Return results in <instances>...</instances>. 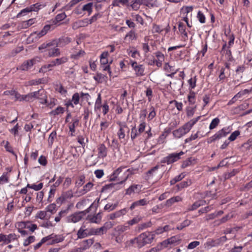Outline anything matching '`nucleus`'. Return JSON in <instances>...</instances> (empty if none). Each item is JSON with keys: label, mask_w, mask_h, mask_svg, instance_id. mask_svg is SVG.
I'll return each mask as SVG.
<instances>
[{"label": "nucleus", "mask_w": 252, "mask_h": 252, "mask_svg": "<svg viewBox=\"0 0 252 252\" xmlns=\"http://www.w3.org/2000/svg\"><path fill=\"white\" fill-rule=\"evenodd\" d=\"M89 25V19H84L77 21L72 24V27L73 30H77L81 27H84Z\"/></svg>", "instance_id": "obj_14"}, {"label": "nucleus", "mask_w": 252, "mask_h": 252, "mask_svg": "<svg viewBox=\"0 0 252 252\" xmlns=\"http://www.w3.org/2000/svg\"><path fill=\"white\" fill-rule=\"evenodd\" d=\"M45 6L44 4H41L40 3H36L33 4L31 5L30 6H29V8L30 10V11H37L41 8L44 7Z\"/></svg>", "instance_id": "obj_31"}, {"label": "nucleus", "mask_w": 252, "mask_h": 252, "mask_svg": "<svg viewBox=\"0 0 252 252\" xmlns=\"http://www.w3.org/2000/svg\"><path fill=\"white\" fill-rule=\"evenodd\" d=\"M220 122V119L218 118H216L214 119L209 126V128L210 129H213L216 127V126L219 125V123Z\"/></svg>", "instance_id": "obj_52"}, {"label": "nucleus", "mask_w": 252, "mask_h": 252, "mask_svg": "<svg viewBox=\"0 0 252 252\" xmlns=\"http://www.w3.org/2000/svg\"><path fill=\"white\" fill-rule=\"evenodd\" d=\"M54 46L56 47H63L68 44L70 42V39L68 37H62L53 40Z\"/></svg>", "instance_id": "obj_7"}, {"label": "nucleus", "mask_w": 252, "mask_h": 252, "mask_svg": "<svg viewBox=\"0 0 252 252\" xmlns=\"http://www.w3.org/2000/svg\"><path fill=\"white\" fill-rule=\"evenodd\" d=\"M189 183L190 184L191 183V182L190 181L189 182L183 181L181 182L180 184L177 185L176 187L178 188V190H180L185 187H188L189 185Z\"/></svg>", "instance_id": "obj_59"}, {"label": "nucleus", "mask_w": 252, "mask_h": 252, "mask_svg": "<svg viewBox=\"0 0 252 252\" xmlns=\"http://www.w3.org/2000/svg\"><path fill=\"white\" fill-rule=\"evenodd\" d=\"M101 215L100 213H98L94 216H88V219L92 223H99L101 220Z\"/></svg>", "instance_id": "obj_19"}, {"label": "nucleus", "mask_w": 252, "mask_h": 252, "mask_svg": "<svg viewBox=\"0 0 252 252\" xmlns=\"http://www.w3.org/2000/svg\"><path fill=\"white\" fill-rule=\"evenodd\" d=\"M63 197L66 200L67 199L71 198L73 197V192L72 190H69L65 192H63L62 194Z\"/></svg>", "instance_id": "obj_50"}, {"label": "nucleus", "mask_w": 252, "mask_h": 252, "mask_svg": "<svg viewBox=\"0 0 252 252\" xmlns=\"http://www.w3.org/2000/svg\"><path fill=\"white\" fill-rule=\"evenodd\" d=\"M67 210H62V211H60L58 214V216L55 217V220L56 222L60 221L61 219V218L62 217L66 215L67 214Z\"/></svg>", "instance_id": "obj_54"}, {"label": "nucleus", "mask_w": 252, "mask_h": 252, "mask_svg": "<svg viewBox=\"0 0 252 252\" xmlns=\"http://www.w3.org/2000/svg\"><path fill=\"white\" fill-rule=\"evenodd\" d=\"M34 19H30L27 21H24L21 24L22 28L27 29L34 23Z\"/></svg>", "instance_id": "obj_40"}, {"label": "nucleus", "mask_w": 252, "mask_h": 252, "mask_svg": "<svg viewBox=\"0 0 252 252\" xmlns=\"http://www.w3.org/2000/svg\"><path fill=\"white\" fill-rule=\"evenodd\" d=\"M52 61L56 66L66 63L68 61V58L66 57H62L61 58H57Z\"/></svg>", "instance_id": "obj_24"}, {"label": "nucleus", "mask_w": 252, "mask_h": 252, "mask_svg": "<svg viewBox=\"0 0 252 252\" xmlns=\"http://www.w3.org/2000/svg\"><path fill=\"white\" fill-rule=\"evenodd\" d=\"M77 236H88L91 235H101L98 233L97 228H87L86 225L83 223L77 233Z\"/></svg>", "instance_id": "obj_2"}, {"label": "nucleus", "mask_w": 252, "mask_h": 252, "mask_svg": "<svg viewBox=\"0 0 252 252\" xmlns=\"http://www.w3.org/2000/svg\"><path fill=\"white\" fill-rule=\"evenodd\" d=\"M125 167H120L118 168L117 170H116L111 175L110 180L111 181H115L118 177L119 174L122 171L123 169H125Z\"/></svg>", "instance_id": "obj_35"}, {"label": "nucleus", "mask_w": 252, "mask_h": 252, "mask_svg": "<svg viewBox=\"0 0 252 252\" xmlns=\"http://www.w3.org/2000/svg\"><path fill=\"white\" fill-rule=\"evenodd\" d=\"M141 220V217L137 216L134 217L132 220L127 221V223L130 225H132L138 223Z\"/></svg>", "instance_id": "obj_56"}, {"label": "nucleus", "mask_w": 252, "mask_h": 252, "mask_svg": "<svg viewBox=\"0 0 252 252\" xmlns=\"http://www.w3.org/2000/svg\"><path fill=\"white\" fill-rule=\"evenodd\" d=\"M138 187V185H137L131 186L126 189V194L130 195L132 193L135 192V191L137 190Z\"/></svg>", "instance_id": "obj_49"}, {"label": "nucleus", "mask_w": 252, "mask_h": 252, "mask_svg": "<svg viewBox=\"0 0 252 252\" xmlns=\"http://www.w3.org/2000/svg\"><path fill=\"white\" fill-rule=\"evenodd\" d=\"M33 94H35V95L34 96V99H38L41 104L47 103V96L46 92L43 89H40L37 91L33 92Z\"/></svg>", "instance_id": "obj_5"}, {"label": "nucleus", "mask_w": 252, "mask_h": 252, "mask_svg": "<svg viewBox=\"0 0 252 252\" xmlns=\"http://www.w3.org/2000/svg\"><path fill=\"white\" fill-rule=\"evenodd\" d=\"M56 132L54 131L50 134L48 138V144L49 146H51L54 141L55 138H56Z\"/></svg>", "instance_id": "obj_51"}, {"label": "nucleus", "mask_w": 252, "mask_h": 252, "mask_svg": "<svg viewBox=\"0 0 252 252\" xmlns=\"http://www.w3.org/2000/svg\"><path fill=\"white\" fill-rule=\"evenodd\" d=\"M197 18L201 23L203 24L205 23V17L203 13H202L200 11L198 12Z\"/></svg>", "instance_id": "obj_62"}, {"label": "nucleus", "mask_w": 252, "mask_h": 252, "mask_svg": "<svg viewBox=\"0 0 252 252\" xmlns=\"http://www.w3.org/2000/svg\"><path fill=\"white\" fill-rule=\"evenodd\" d=\"M93 242L94 240L92 238L83 240L81 243L80 248L77 249L75 252H82L83 250L89 248L92 245Z\"/></svg>", "instance_id": "obj_10"}, {"label": "nucleus", "mask_w": 252, "mask_h": 252, "mask_svg": "<svg viewBox=\"0 0 252 252\" xmlns=\"http://www.w3.org/2000/svg\"><path fill=\"white\" fill-rule=\"evenodd\" d=\"M190 220H184L180 225L177 226V229L178 230H182L184 227L188 226L190 224Z\"/></svg>", "instance_id": "obj_60"}, {"label": "nucleus", "mask_w": 252, "mask_h": 252, "mask_svg": "<svg viewBox=\"0 0 252 252\" xmlns=\"http://www.w3.org/2000/svg\"><path fill=\"white\" fill-rule=\"evenodd\" d=\"M195 93L193 91H191L188 96V101L190 104H193L195 103Z\"/></svg>", "instance_id": "obj_48"}, {"label": "nucleus", "mask_w": 252, "mask_h": 252, "mask_svg": "<svg viewBox=\"0 0 252 252\" xmlns=\"http://www.w3.org/2000/svg\"><path fill=\"white\" fill-rule=\"evenodd\" d=\"M127 177H128V175H127V176L126 177V178H125V179L124 180L120 181L118 184L111 183V184L105 185L102 188V191H104L107 189H112V188H114V189H117L118 188L119 185H121V184H123V183L127 179Z\"/></svg>", "instance_id": "obj_16"}, {"label": "nucleus", "mask_w": 252, "mask_h": 252, "mask_svg": "<svg viewBox=\"0 0 252 252\" xmlns=\"http://www.w3.org/2000/svg\"><path fill=\"white\" fill-rule=\"evenodd\" d=\"M93 187V184L91 182H89L83 187V189L81 190L80 192L82 194H84L90 191Z\"/></svg>", "instance_id": "obj_38"}, {"label": "nucleus", "mask_w": 252, "mask_h": 252, "mask_svg": "<svg viewBox=\"0 0 252 252\" xmlns=\"http://www.w3.org/2000/svg\"><path fill=\"white\" fill-rule=\"evenodd\" d=\"M173 134L175 137L179 138L184 135L185 133L184 132L181 127H180L179 128L174 130L173 131Z\"/></svg>", "instance_id": "obj_44"}, {"label": "nucleus", "mask_w": 252, "mask_h": 252, "mask_svg": "<svg viewBox=\"0 0 252 252\" xmlns=\"http://www.w3.org/2000/svg\"><path fill=\"white\" fill-rule=\"evenodd\" d=\"M178 29L180 33L184 35L185 36L184 40H186L188 39V33L186 31V28L184 24L182 22H179L178 24Z\"/></svg>", "instance_id": "obj_28"}, {"label": "nucleus", "mask_w": 252, "mask_h": 252, "mask_svg": "<svg viewBox=\"0 0 252 252\" xmlns=\"http://www.w3.org/2000/svg\"><path fill=\"white\" fill-rule=\"evenodd\" d=\"M43 184L42 183H39L38 185H30L28 184L27 188L33 189L34 190L37 191L40 190L43 188Z\"/></svg>", "instance_id": "obj_42"}, {"label": "nucleus", "mask_w": 252, "mask_h": 252, "mask_svg": "<svg viewBox=\"0 0 252 252\" xmlns=\"http://www.w3.org/2000/svg\"><path fill=\"white\" fill-rule=\"evenodd\" d=\"M98 156L100 158H103L107 156V148L103 144H100L98 147Z\"/></svg>", "instance_id": "obj_20"}, {"label": "nucleus", "mask_w": 252, "mask_h": 252, "mask_svg": "<svg viewBox=\"0 0 252 252\" xmlns=\"http://www.w3.org/2000/svg\"><path fill=\"white\" fill-rule=\"evenodd\" d=\"M94 2H89L84 5L82 7L83 11H87L88 12V15H90L93 11V6Z\"/></svg>", "instance_id": "obj_29"}, {"label": "nucleus", "mask_w": 252, "mask_h": 252, "mask_svg": "<svg viewBox=\"0 0 252 252\" xmlns=\"http://www.w3.org/2000/svg\"><path fill=\"white\" fill-rule=\"evenodd\" d=\"M85 177L84 175L80 176L79 177L78 180L76 181L75 183L76 186L77 187H80L81 186H82L85 183Z\"/></svg>", "instance_id": "obj_55"}, {"label": "nucleus", "mask_w": 252, "mask_h": 252, "mask_svg": "<svg viewBox=\"0 0 252 252\" xmlns=\"http://www.w3.org/2000/svg\"><path fill=\"white\" fill-rule=\"evenodd\" d=\"M180 200H181V198L180 196H177L173 197L166 200L165 205L169 207L175 202H179Z\"/></svg>", "instance_id": "obj_30"}, {"label": "nucleus", "mask_w": 252, "mask_h": 252, "mask_svg": "<svg viewBox=\"0 0 252 252\" xmlns=\"http://www.w3.org/2000/svg\"><path fill=\"white\" fill-rule=\"evenodd\" d=\"M141 133H139V131H137L135 126L133 127L131 129V138L134 139L139 136Z\"/></svg>", "instance_id": "obj_57"}, {"label": "nucleus", "mask_w": 252, "mask_h": 252, "mask_svg": "<svg viewBox=\"0 0 252 252\" xmlns=\"http://www.w3.org/2000/svg\"><path fill=\"white\" fill-rule=\"evenodd\" d=\"M117 124L119 126V129L117 132V135L120 139H124L125 137V128H128L127 125L125 123L119 122Z\"/></svg>", "instance_id": "obj_12"}, {"label": "nucleus", "mask_w": 252, "mask_h": 252, "mask_svg": "<svg viewBox=\"0 0 252 252\" xmlns=\"http://www.w3.org/2000/svg\"><path fill=\"white\" fill-rule=\"evenodd\" d=\"M35 95V94H33V92L29 93L26 95H22L21 96V101H26L29 102L33 101L34 99V96Z\"/></svg>", "instance_id": "obj_27"}, {"label": "nucleus", "mask_w": 252, "mask_h": 252, "mask_svg": "<svg viewBox=\"0 0 252 252\" xmlns=\"http://www.w3.org/2000/svg\"><path fill=\"white\" fill-rule=\"evenodd\" d=\"M66 219L68 222L76 223L80 221L82 218L81 216H80L78 212H76L73 214L68 216Z\"/></svg>", "instance_id": "obj_17"}, {"label": "nucleus", "mask_w": 252, "mask_h": 252, "mask_svg": "<svg viewBox=\"0 0 252 252\" xmlns=\"http://www.w3.org/2000/svg\"><path fill=\"white\" fill-rule=\"evenodd\" d=\"M102 105L101 104V94H98V96H97V98L95 101V105H94V110L95 111H97V110H100V108L101 107H102Z\"/></svg>", "instance_id": "obj_33"}, {"label": "nucleus", "mask_w": 252, "mask_h": 252, "mask_svg": "<svg viewBox=\"0 0 252 252\" xmlns=\"http://www.w3.org/2000/svg\"><path fill=\"white\" fill-rule=\"evenodd\" d=\"M73 123L71 125L69 126V130L71 132V135L73 136L75 131V127L79 125V120L78 119H74L72 120Z\"/></svg>", "instance_id": "obj_25"}, {"label": "nucleus", "mask_w": 252, "mask_h": 252, "mask_svg": "<svg viewBox=\"0 0 252 252\" xmlns=\"http://www.w3.org/2000/svg\"><path fill=\"white\" fill-rule=\"evenodd\" d=\"M147 203L148 202L145 199H140L138 201L134 202L130 207V209L131 210H133L137 206H144L146 205Z\"/></svg>", "instance_id": "obj_26"}, {"label": "nucleus", "mask_w": 252, "mask_h": 252, "mask_svg": "<svg viewBox=\"0 0 252 252\" xmlns=\"http://www.w3.org/2000/svg\"><path fill=\"white\" fill-rule=\"evenodd\" d=\"M13 32H0V47L4 46L8 41L7 37L11 35Z\"/></svg>", "instance_id": "obj_13"}, {"label": "nucleus", "mask_w": 252, "mask_h": 252, "mask_svg": "<svg viewBox=\"0 0 252 252\" xmlns=\"http://www.w3.org/2000/svg\"><path fill=\"white\" fill-rule=\"evenodd\" d=\"M181 128L182 129V130L184 131V132L186 134V133H188L190 131L191 127L190 126V125L189 124V123H187L185 125H184L182 127H181Z\"/></svg>", "instance_id": "obj_64"}, {"label": "nucleus", "mask_w": 252, "mask_h": 252, "mask_svg": "<svg viewBox=\"0 0 252 252\" xmlns=\"http://www.w3.org/2000/svg\"><path fill=\"white\" fill-rule=\"evenodd\" d=\"M23 50V47H17L13 50H12L11 52L9 54V57H14L17 54L21 52Z\"/></svg>", "instance_id": "obj_45"}, {"label": "nucleus", "mask_w": 252, "mask_h": 252, "mask_svg": "<svg viewBox=\"0 0 252 252\" xmlns=\"http://www.w3.org/2000/svg\"><path fill=\"white\" fill-rule=\"evenodd\" d=\"M184 153L182 151L179 153H172L168 156L163 158L160 161L162 163H167L170 164L173 163L181 158V156L184 155Z\"/></svg>", "instance_id": "obj_4"}, {"label": "nucleus", "mask_w": 252, "mask_h": 252, "mask_svg": "<svg viewBox=\"0 0 252 252\" xmlns=\"http://www.w3.org/2000/svg\"><path fill=\"white\" fill-rule=\"evenodd\" d=\"M127 212V209L124 208L119 211H116L114 213L110 214L109 218L111 220H114L116 218L120 217L121 216L125 215Z\"/></svg>", "instance_id": "obj_18"}, {"label": "nucleus", "mask_w": 252, "mask_h": 252, "mask_svg": "<svg viewBox=\"0 0 252 252\" xmlns=\"http://www.w3.org/2000/svg\"><path fill=\"white\" fill-rule=\"evenodd\" d=\"M80 97V94L78 93H76L73 95L72 97V101L75 105H77L79 103Z\"/></svg>", "instance_id": "obj_61"}, {"label": "nucleus", "mask_w": 252, "mask_h": 252, "mask_svg": "<svg viewBox=\"0 0 252 252\" xmlns=\"http://www.w3.org/2000/svg\"><path fill=\"white\" fill-rule=\"evenodd\" d=\"M144 0H134L133 3L131 4V7L134 10H137L140 5L142 4Z\"/></svg>", "instance_id": "obj_36"}, {"label": "nucleus", "mask_w": 252, "mask_h": 252, "mask_svg": "<svg viewBox=\"0 0 252 252\" xmlns=\"http://www.w3.org/2000/svg\"><path fill=\"white\" fill-rule=\"evenodd\" d=\"M52 26L51 25H45L43 29L39 32H34L32 34V35H36V37L40 38L41 37L45 35L48 31L50 30V29Z\"/></svg>", "instance_id": "obj_15"}, {"label": "nucleus", "mask_w": 252, "mask_h": 252, "mask_svg": "<svg viewBox=\"0 0 252 252\" xmlns=\"http://www.w3.org/2000/svg\"><path fill=\"white\" fill-rule=\"evenodd\" d=\"M229 133V131H228V128H223L222 129L218 131L215 134L211 137V142L214 141L216 140H219L223 137H225Z\"/></svg>", "instance_id": "obj_8"}, {"label": "nucleus", "mask_w": 252, "mask_h": 252, "mask_svg": "<svg viewBox=\"0 0 252 252\" xmlns=\"http://www.w3.org/2000/svg\"><path fill=\"white\" fill-rule=\"evenodd\" d=\"M63 240V237H43L40 242L34 246V249L39 248L43 244H45L47 245H53L62 242Z\"/></svg>", "instance_id": "obj_3"}, {"label": "nucleus", "mask_w": 252, "mask_h": 252, "mask_svg": "<svg viewBox=\"0 0 252 252\" xmlns=\"http://www.w3.org/2000/svg\"><path fill=\"white\" fill-rule=\"evenodd\" d=\"M113 224L110 222H106L104 223V225L102 227L97 228V231L98 233H100L101 235H103L104 232H106L107 229L111 228L112 227Z\"/></svg>", "instance_id": "obj_22"}, {"label": "nucleus", "mask_w": 252, "mask_h": 252, "mask_svg": "<svg viewBox=\"0 0 252 252\" xmlns=\"http://www.w3.org/2000/svg\"><path fill=\"white\" fill-rule=\"evenodd\" d=\"M172 229L169 225H165L163 227H160L156 230V234H160L163 232L168 231Z\"/></svg>", "instance_id": "obj_32"}, {"label": "nucleus", "mask_w": 252, "mask_h": 252, "mask_svg": "<svg viewBox=\"0 0 252 252\" xmlns=\"http://www.w3.org/2000/svg\"><path fill=\"white\" fill-rule=\"evenodd\" d=\"M54 47L48 50V56L50 57H59L61 55V52L60 49L55 46Z\"/></svg>", "instance_id": "obj_21"}, {"label": "nucleus", "mask_w": 252, "mask_h": 252, "mask_svg": "<svg viewBox=\"0 0 252 252\" xmlns=\"http://www.w3.org/2000/svg\"><path fill=\"white\" fill-rule=\"evenodd\" d=\"M241 228V227H235L233 228H227L224 231V234H231L236 235V232L238 231L239 229Z\"/></svg>", "instance_id": "obj_41"}, {"label": "nucleus", "mask_w": 252, "mask_h": 252, "mask_svg": "<svg viewBox=\"0 0 252 252\" xmlns=\"http://www.w3.org/2000/svg\"><path fill=\"white\" fill-rule=\"evenodd\" d=\"M206 203L205 200H199L194 202L190 207L188 209V211H193L201 206H203Z\"/></svg>", "instance_id": "obj_23"}, {"label": "nucleus", "mask_w": 252, "mask_h": 252, "mask_svg": "<svg viewBox=\"0 0 252 252\" xmlns=\"http://www.w3.org/2000/svg\"><path fill=\"white\" fill-rule=\"evenodd\" d=\"M232 217H233L232 215L230 216L229 214H228V215L225 216L224 217H223V218H222L221 219H220L219 220H216L215 221V222L216 223V224L217 225H220L221 223L225 222L228 220H229L231 218H232Z\"/></svg>", "instance_id": "obj_39"}, {"label": "nucleus", "mask_w": 252, "mask_h": 252, "mask_svg": "<svg viewBox=\"0 0 252 252\" xmlns=\"http://www.w3.org/2000/svg\"><path fill=\"white\" fill-rule=\"evenodd\" d=\"M35 62V60L34 59L26 61L20 66L17 67V69L23 71L28 70L33 66Z\"/></svg>", "instance_id": "obj_11"}, {"label": "nucleus", "mask_w": 252, "mask_h": 252, "mask_svg": "<svg viewBox=\"0 0 252 252\" xmlns=\"http://www.w3.org/2000/svg\"><path fill=\"white\" fill-rule=\"evenodd\" d=\"M51 46H54L53 40L49 42L43 43L38 47V49L41 51Z\"/></svg>", "instance_id": "obj_47"}, {"label": "nucleus", "mask_w": 252, "mask_h": 252, "mask_svg": "<svg viewBox=\"0 0 252 252\" xmlns=\"http://www.w3.org/2000/svg\"><path fill=\"white\" fill-rule=\"evenodd\" d=\"M125 40H128L129 41L133 40L136 39V35L134 32L131 31L129 32H128L125 38Z\"/></svg>", "instance_id": "obj_46"}, {"label": "nucleus", "mask_w": 252, "mask_h": 252, "mask_svg": "<svg viewBox=\"0 0 252 252\" xmlns=\"http://www.w3.org/2000/svg\"><path fill=\"white\" fill-rule=\"evenodd\" d=\"M131 66L134 70L136 76H142L144 75V67L143 65H138L136 62H133L131 63Z\"/></svg>", "instance_id": "obj_9"}, {"label": "nucleus", "mask_w": 252, "mask_h": 252, "mask_svg": "<svg viewBox=\"0 0 252 252\" xmlns=\"http://www.w3.org/2000/svg\"><path fill=\"white\" fill-rule=\"evenodd\" d=\"M240 132L239 130H236L234 131L229 137L228 140L231 141L235 140L236 139L237 137L240 135Z\"/></svg>", "instance_id": "obj_63"}, {"label": "nucleus", "mask_w": 252, "mask_h": 252, "mask_svg": "<svg viewBox=\"0 0 252 252\" xmlns=\"http://www.w3.org/2000/svg\"><path fill=\"white\" fill-rule=\"evenodd\" d=\"M66 17V15L64 12L58 14L55 18V21L56 23L55 24H57V23L59 22L60 21H62L63 19H64Z\"/></svg>", "instance_id": "obj_58"}, {"label": "nucleus", "mask_w": 252, "mask_h": 252, "mask_svg": "<svg viewBox=\"0 0 252 252\" xmlns=\"http://www.w3.org/2000/svg\"><path fill=\"white\" fill-rule=\"evenodd\" d=\"M152 238L153 237H135L131 240V242L135 246L141 247L146 243L150 242Z\"/></svg>", "instance_id": "obj_6"}, {"label": "nucleus", "mask_w": 252, "mask_h": 252, "mask_svg": "<svg viewBox=\"0 0 252 252\" xmlns=\"http://www.w3.org/2000/svg\"><path fill=\"white\" fill-rule=\"evenodd\" d=\"M129 0H113L112 1V5L113 6H120V4H122L123 5H127Z\"/></svg>", "instance_id": "obj_37"}, {"label": "nucleus", "mask_w": 252, "mask_h": 252, "mask_svg": "<svg viewBox=\"0 0 252 252\" xmlns=\"http://www.w3.org/2000/svg\"><path fill=\"white\" fill-rule=\"evenodd\" d=\"M7 172H4L2 175L0 177V184H3L9 182V178Z\"/></svg>", "instance_id": "obj_53"}, {"label": "nucleus", "mask_w": 252, "mask_h": 252, "mask_svg": "<svg viewBox=\"0 0 252 252\" xmlns=\"http://www.w3.org/2000/svg\"><path fill=\"white\" fill-rule=\"evenodd\" d=\"M185 175L183 173L176 176L175 177H174L173 179H172L170 181V184L171 185H174L177 182L181 181L182 179H183L185 177Z\"/></svg>", "instance_id": "obj_43"}, {"label": "nucleus", "mask_w": 252, "mask_h": 252, "mask_svg": "<svg viewBox=\"0 0 252 252\" xmlns=\"http://www.w3.org/2000/svg\"><path fill=\"white\" fill-rule=\"evenodd\" d=\"M64 112V108L58 106L56 109L52 110L50 112V114L52 116H56L61 114L63 113Z\"/></svg>", "instance_id": "obj_34"}, {"label": "nucleus", "mask_w": 252, "mask_h": 252, "mask_svg": "<svg viewBox=\"0 0 252 252\" xmlns=\"http://www.w3.org/2000/svg\"><path fill=\"white\" fill-rule=\"evenodd\" d=\"M16 227L18 231L22 235H27L29 232H33L37 229V225L31 221H21L18 222Z\"/></svg>", "instance_id": "obj_1"}]
</instances>
